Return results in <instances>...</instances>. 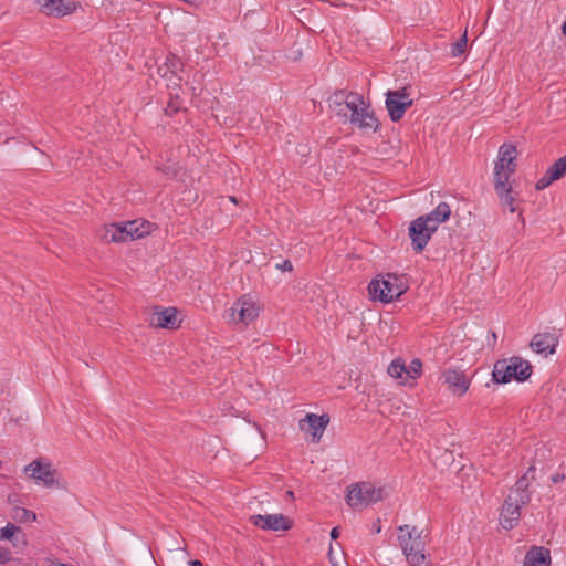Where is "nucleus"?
Masks as SVG:
<instances>
[{"label":"nucleus","mask_w":566,"mask_h":566,"mask_svg":"<svg viewBox=\"0 0 566 566\" xmlns=\"http://www.w3.org/2000/svg\"><path fill=\"white\" fill-rule=\"evenodd\" d=\"M535 468H528L527 472L521 476L514 488H512L504 500L501 513L500 524L504 530L514 528L521 518V509L531 501L528 486L534 480Z\"/></svg>","instance_id":"1"},{"label":"nucleus","mask_w":566,"mask_h":566,"mask_svg":"<svg viewBox=\"0 0 566 566\" xmlns=\"http://www.w3.org/2000/svg\"><path fill=\"white\" fill-rule=\"evenodd\" d=\"M397 541L407 563L410 566H433L424 553L426 541L422 531L415 525H400L397 528Z\"/></svg>","instance_id":"2"},{"label":"nucleus","mask_w":566,"mask_h":566,"mask_svg":"<svg viewBox=\"0 0 566 566\" xmlns=\"http://www.w3.org/2000/svg\"><path fill=\"white\" fill-rule=\"evenodd\" d=\"M407 290V281L402 276L392 273L379 275L368 284L370 298L381 303H390L397 300Z\"/></svg>","instance_id":"3"},{"label":"nucleus","mask_w":566,"mask_h":566,"mask_svg":"<svg viewBox=\"0 0 566 566\" xmlns=\"http://www.w3.org/2000/svg\"><path fill=\"white\" fill-rule=\"evenodd\" d=\"M530 361L514 356L509 359L497 360L494 364L492 377L496 384H507L512 379L524 381L532 375Z\"/></svg>","instance_id":"4"},{"label":"nucleus","mask_w":566,"mask_h":566,"mask_svg":"<svg viewBox=\"0 0 566 566\" xmlns=\"http://www.w3.org/2000/svg\"><path fill=\"white\" fill-rule=\"evenodd\" d=\"M386 490L370 482H357L347 488L346 503L354 510L360 511L370 504L384 500Z\"/></svg>","instance_id":"5"},{"label":"nucleus","mask_w":566,"mask_h":566,"mask_svg":"<svg viewBox=\"0 0 566 566\" xmlns=\"http://www.w3.org/2000/svg\"><path fill=\"white\" fill-rule=\"evenodd\" d=\"M352 125L364 130L375 133L379 127V120L369 103L359 94L352 96L347 118Z\"/></svg>","instance_id":"6"},{"label":"nucleus","mask_w":566,"mask_h":566,"mask_svg":"<svg viewBox=\"0 0 566 566\" xmlns=\"http://www.w3.org/2000/svg\"><path fill=\"white\" fill-rule=\"evenodd\" d=\"M412 103L409 86L386 93V108L392 122H399Z\"/></svg>","instance_id":"7"},{"label":"nucleus","mask_w":566,"mask_h":566,"mask_svg":"<svg viewBox=\"0 0 566 566\" xmlns=\"http://www.w3.org/2000/svg\"><path fill=\"white\" fill-rule=\"evenodd\" d=\"M516 153L513 144H503L500 147L494 166V180H510L516 170Z\"/></svg>","instance_id":"8"},{"label":"nucleus","mask_w":566,"mask_h":566,"mask_svg":"<svg viewBox=\"0 0 566 566\" xmlns=\"http://www.w3.org/2000/svg\"><path fill=\"white\" fill-rule=\"evenodd\" d=\"M229 311L232 323L247 326L258 318L260 306L250 296L243 295L232 304Z\"/></svg>","instance_id":"9"},{"label":"nucleus","mask_w":566,"mask_h":566,"mask_svg":"<svg viewBox=\"0 0 566 566\" xmlns=\"http://www.w3.org/2000/svg\"><path fill=\"white\" fill-rule=\"evenodd\" d=\"M24 472L36 483H41L45 488L59 485L56 480L57 471L49 461L42 459L34 460L24 468Z\"/></svg>","instance_id":"10"},{"label":"nucleus","mask_w":566,"mask_h":566,"mask_svg":"<svg viewBox=\"0 0 566 566\" xmlns=\"http://www.w3.org/2000/svg\"><path fill=\"white\" fill-rule=\"evenodd\" d=\"M329 423V416L323 413H307L304 419L300 420V430L311 436L313 443H318L323 437L326 427Z\"/></svg>","instance_id":"11"},{"label":"nucleus","mask_w":566,"mask_h":566,"mask_svg":"<svg viewBox=\"0 0 566 566\" xmlns=\"http://www.w3.org/2000/svg\"><path fill=\"white\" fill-rule=\"evenodd\" d=\"M443 384L448 390L458 397L463 396L470 388L471 379L463 370L448 368L442 373Z\"/></svg>","instance_id":"12"},{"label":"nucleus","mask_w":566,"mask_h":566,"mask_svg":"<svg viewBox=\"0 0 566 566\" xmlns=\"http://www.w3.org/2000/svg\"><path fill=\"white\" fill-rule=\"evenodd\" d=\"M253 525L269 531H287L292 527V522L283 514L252 515L250 517Z\"/></svg>","instance_id":"13"},{"label":"nucleus","mask_w":566,"mask_h":566,"mask_svg":"<svg viewBox=\"0 0 566 566\" xmlns=\"http://www.w3.org/2000/svg\"><path fill=\"white\" fill-rule=\"evenodd\" d=\"M178 311L175 307L155 310L149 318V324L157 328L176 329L180 325L177 317Z\"/></svg>","instance_id":"14"},{"label":"nucleus","mask_w":566,"mask_h":566,"mask_svg":"<svg viewBox=\"0 0 566 566\" xmlns=\"http://www.w3.org/2000/svg\"><path fill=\"white\" fill-rule=\"evenodd\" d=\"M431 232L424 226L422 219H416L410 223L409 237L415 251L421 252L431 239Z\"/></svg>","instance_id":"15"},{"label":"nucleus","mask_w":566,"mask_h":566,"mask_svg":"<svg viewBox=\"0 0 566 566\" xmlns=\"http://www.w3.org/2000/svg\"><path fill=\"white\" fill-rule=\"evenodd\" d=\"M557 345L558 338L552 333H538L533 337L530 344L535 353L544 356L554 354Z\"/></svg>","instance_id":"16"},{"label":"nucleus","mask_w":566,"mask_h":566,"mask_svg":"<svg viewBox=\"0 0 566 566\" xmlns=\"http://www.w3.org/2000/svg\"><path fill=\"white\" fill-rule=\"evenodd\" d=\"M566 174V155L557 159L539 178L535 185L537 190L547 188L552 182L560 179Z\"/></svg>","instance_id":"17"},{"label":"nucleus","mask_w":566,"mask_h":566,"mask_svg":"<svg viewBox=\"0 0 566 566\" xmlns=\"http://www.w3.org/2000/svg\"><path fill=\"white\" fill-rule=\"evenodd\" d=\"M494 190L503 207H507L511 213L516 211V198L510 180H494Z\"/></svg>","instance_id":"18"},{"label":"nucleus","mask_w":566,"mask_h":566,"mask_svg":"<svg viewBox=\"0 0 566 566\" xmlns=\"http://www.w3.org/2000/svg\"><path fill=\"white\" fill-rule=\"evenodd\" d=\"M127 229L124 223H112L104 227L98 235L104 242H126L128 241Z\"/></svg>","instance_id":"19"},{"label":"nucleus","mask_w":566,"mask_h":566,"mask_svg":"<svg viewBox=\"0 0 566 566\" xmlns=\"http://www.w3.org/2000/svg\"><path fill=\"white\" fill-rule=\"evenodd\" d=\"M358 93L337 91L331 98V107L335 112L336 116L347 118V109L349 108V102L352 96H358Z\"/></svg>","instance_id":"20"},{"label":"nucleus","mask_w":566,"mask_h":566,"mask_svg":"<svg viewBox=\"0 0 566 566\" xmlns=\"http://www.w3.org/2000/svg\"><path fill=\"white\" fill-rule=\"evenodd\" d=\"M549 549L535 546L527 552L523 566H549Z\"/></svg>","instance_id":"21"},{"label":"nucleus","mask_w":566,"mask_h":566,"mask_svg":"<svg viewBox=\"0 0 566 566\" xmlns=\"http://www.w3.org/2000/svg\"><path fill=\"white\" fill-rule=\"evenodd\" d=\"M48 10H41L46 15L64 17L75 11L76 6L73 1L64 2L63 0H46Z\"/></svg>","instance_id":"22"},{"label":"nucleus","mask_w":566,"mask_h":566,"mask_svg":"<svg viewBox=\"0 0 566 566\" xmlns=\"http://www.w3.org/2000/svg\"><path fill=\"white\" fill-rule=\"evenodd\" d=\"M127 229L128 241H133L143 238L150 231V223L140 220H133L124 223Z\"/></svg>","instance_id":"23"},{"label":"nucleus","mask_w":566,"mask_h":566,"mask_svg":"<svg viewBox=\"0 0 566 566\" xmlns=\"http://www.w3.org/2000/svg\"><path fill=\"white\" fill-rule=\"evenodd\" d=\"M388 374L395 379H400L401 385H407L406 381V364L401 358H397L388 366Z\"/></svg>","instance_id":"24"},{"label":"nucleus","mask_w":566,"mask_h":566,"mask_svg":"<svg viewBox=\"0 0 566 566\" xmlns=\"http://www.w3.org/2000/svg\"><path fill=\"white\" fill-rule=\"evenodd\" d=\"M431 218L440 223L449 220L451 216V208L447 202H440L431 212L428 213Z\"/></svg>","instance_id":"25"},{"label":"nucleus","mask_w":566,"mask_h":566,"mask_svg":"<svg viewBox=\"0 0 566 566\" xmlns=\"http://www.w3.org/2000/svg\"><path fill=\"white\" fill-rule=\"evenodd\" d=\"M12 518L20 523L34 522L36 520V514L24 507H14Z\"/></svg>","instance_id":"26"},{"label":"nucleus","mask_w":566,"mask_h":566,"mask_svg":"<svg viewBox=\"0 0 566 566\" xmlns=\"http://www.w3.org/2000/svg\"><path fill=\"white\" fill-rule=\"evenodd\" d=\"M422 374V363L419 358H415L406 366V381L408 378L416 380Z\"/></svg>","instance_id":"27"},{"label":"nucleus","mask_w":566,"mask_h":566,"mask_svg":"<svg viewBox=\"0 0 566 566\" xmlns=\"http://www.w3.org/2000/svg\"><path fill=\"white\" fill-rule=\"evenodd\" d=\"M21 531L19 526L13 523H8L4 527L0 528V542L12 541L14 535Z\"/></svg>","instance_id":"28"},{"label":"nucleus","mask_w":566,"mask_h":566,"mask_svg":"<svg viewBox=\"0 0 566 566\" xmlns=\"http://www.w3.org/2000/svg\"><path fill=\"white\" fill-rule=\"evenodd\" d=\"M467 42H468L467 32H464V34L454 44H452V48H451L452 56H459L462 53H464L465 48H467Z\"/></svg>","instance_id":"29"},{"label":"nucleus","mask_w":566,"mask_h":566,"mask_svg":"<svg viewBox=\"0 0 566 566\" xmlns=\"http://www.w3.org/2000/svg\"><path fill=\"white\" fill-rule=\"evenodd\" d=\"M418 219H422V221L424 222V226L428 228V231H430L431 234H433L438 230L439 226L441 224L440 222H438L437 220L431 218L428 213L424 216L418 217Z\"/></svg>","instance_id":"30"},{"label":"nucleus","mask_w":566,"mask_h":566,"mask_svg":"<svg viewBox=\"0 0 566 566\" xmlns=\"http://www.w3.org/2000/svg\"><path fill=\"white\" fill-rule=\"evenodd\" d=\"M179 107H180V103H179L177 99H176V101L171 99V101L168 103V105H167V107H166L165 112H166V114H168V115H172V114H175V113H177V112H178Z\"/></svg>","instance_id":"31"},{"label":"nucleus","mask_w":566,"mask_h":566,"mask_svg":"<svg viewBox=\"0 0 566 566\" xmlns=\"http://www.w3.org/2000/svg\"><path fill=\"white\" fill-rule=\"evenodd\" d=\"M11 552L9 548L0 547V564H7L11 560Z\"/></svg>","instance_id":"32"},{"label":"nucleus","mask_w":566,"mask_h":566,"mask_svg":"<svg viewBox=\"0 0 566 566\" xmlns=\"http://www.w3.org/2000/svg\"><path fill=\"white\" fill-rule=\"evenodd\" d=\"M551 481L554 484H558L566 481V472H556L551 476Z\"/></svg>","instance_id":"33"},{"label":"nucleus","mask_w":566,"mask_h":566,"mask_svg":"<svg viewBox=\"0 0 566 566\" xmlns=\"http://www.w3.org/2000/svg\"><path fill=\"white\" fill-rule=\"evenodd\" d=\"M277 268L283 271H292L293 265H292L291 261L285 260L282 264H279Z\"/></svg>","instance_id":"34"},{"label":"nucleus","mask_w":566,"mask_h":566,"mask_svg":"<svg viewBox=\"0 0 566 566\" xmlns=\"http://www.w3.org/2000/svg\"><path fill=\"white\" fill-rule=\"evenodd\" d=\"M32 1L38 4L40 11L41 10H48V8H46V6H48L46 0H32Z\"/></svg>","instance_id":"35"},{"label":"nucleus","mask_w":566,"mask_h":566,"mask_svg":"<svg viewBox=\"0 0 566 566\" xmlns=\"http://www.w3.org/2000/svg\"><path fill=\"white\" fill-rule=\"evenodd\" d=\"M338 536H339V528H338V527H334V528L331 531V537H332L333 539H336V538H338Z\"/></svg>","instance_id":"36"},{"label":"nucleus","mask_w":566,"mask_h":566,"mask_svg":"<svg viewBox=\"0 0 566 566\" xmlns=\"http://www.w3.org/2000/svg\"><path fill=\"white\" fill-rule=\"evenodd\" d=\"M189 565L190 566H203V564L200 560H198V559L191 560Z\"/></svg>","instance_id":"37"},{"label":"nucleus","mask_w":566,"mask_h":566,"mask_svg":"<svg viewBox=\"0 0 566 566\" xmlns=\"http://www.w3.org/2000/svg\"><path fill=\"white\" fill-rule=\"evenodd\" d=\"M230 200H231L232 202H237L235 197H230Z\"/></svg>","instance_id":"38"},{"label":"nucleus","mask_w":566,"mask_h":566,"mask_svg":"<svg viewBox=\"0 0 566 566\" xmlns=\"http://www.w3.org/2000/svg\"><path fill=\"white\" fill-rule=\"evenodd\" d=\"M375 530H377V533L380 532V526H375Z\"/></svg>","instance_id":"39"},{"label":"nucleus","mask_w":566,"mask_h":566,"mask_svg":"<svg viewBox=\"0 0 566 566\" xmlns=\"http://www.w3.org/2000/svg\"><path fill=\"white\" fill-rule=\"evenodd\" d=\"M375 530H377V533L380 532V526H375Z\"/></svg>","instance_id":"40"},{"label":"nucleus","mask_w":566,"mask_h":566,"mask_svg":"<svg viewBox=\"0 0 566 566\" xmlns=\"http://www.w3.org/2000/svg\"><path fill=\"white\" fill-rule=\"evenodd\" d=\"M492 339H496V334L495 333L492 334Z\"/></svg>","instance_id":"41"},{"label":"nucleus","mask_w":566,"mask_h":566,"mask_svg":"<svg viewBox=\"0 0 566 566\" xmlns=\"http://www.w3.org/2000/svg\"><path fill=\"white\" fill-rule=\"evenodd\" d=\"M293 495V492L292 491H289L287 492V496H292Z\"/></svg>","instance_id":"42"}]
</instances>
